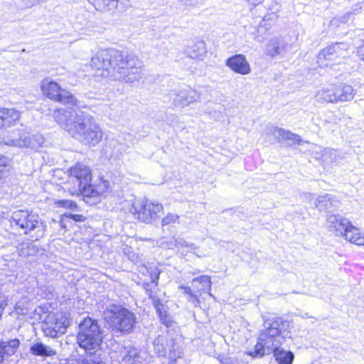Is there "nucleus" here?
<instances>
[{"label": "nucleus", "instance_id": "43", "mask_svg": "<svg viewBox=\"0 0 364 364\" xmlns=\"http://www.w3.org/2000/svg\"><path fill=\"white\" fill-rule=\"evenodd\" d=\"M199 295L198 293H196L195 291L189 296L188 301L191 302H193L195 306H199L200 301L199 299Z\"/></svg>", "mask_w": 364, "mask_h": 364}, {"label": "nucleus", "instance_id": "19", "mask_svg": "<svg viewBox=\"0 0 364 364\" xmlns=\"http://www.w3.org/2000/svg\"><path fill=\"white\" fill-rule=\"evenodd\" d=\"M225 65L236 73L245 75L251 73V68L245 56L242 54H236L228 58Z\"/></svg>", "mask_w": 364, "mask_h": 364}, {"label": "nucleus", "instance_id": "4", "mask_svg": "<svg viewBox=\"0 0 364 364\" xmlns=\"http://www.w3.org/2000/svg\"><path fill=\"white\" fill-rule=\"evenodd\" d=\"M289 328V322L278 317L268 323L265 329L261 331L259 340L267 344V353H271L272 348L280 347L287 338L291 337Z\"/></svg>", "mask_w": 364, "mask_h": 364}, {"label": "nucleus", "instance_id": "42", "mask_svg": "<svg viewBox=\"0 0 364 364\" xmlns=\"http://www.w3.org/2000/svg\"><path fill=\"white\" fill-rule=\"evenodd\" d=\"M176 245L178 247H188L190 250H194L196 248L195 245L193 243H188L183 239L176 240Z\"/></svg>", "mask_w": 364, "mask_h": 364}, {"label": "nucleus", "instance_id": "2", "mask_svg": "<svg viewBox=\"0 0 364 364\" xmlns=\"http://www.w3.org/2000/svg\"><path fill=\"white\" fill-rule=\"evenodd\" d=\"M59 125L73 138L87 146H95L103 136L102 127L92 116L75 109H60L54 112Z\"/></svg>", "mask_w": 364, "mask_h": 364}, {"label": "nucleus", "instance_id": "21", "mask_svg": "<svg viewBox=\"0 0 364 364\" xmlns=\"http://www.w3.org/2000/svg\"><path fill=\"white\" fill-rule=\"evenodd\" d=\"M20 346V341L17 338L9 341L0 340V364H4L9 357L13 355Z\"/></svg>", "mask_w": 364, "mask_h": 364}, {"label": "nucleus", "instance_id": "18", "mask_svg": "<svg viewBox=\"0 0 364 364\" xmlns=\"http://www.w3.org/2000/svg\"><path fill=\"white\" fill-rule=\"evenodd\" d=\"M350 225L351 223L348 219L338 214H331L327 218V227L328 230L333 232L338 236L343 237Z\"/></svg>", "mask_w": 364, "mask_h": 364}, {"label": "nucleus", "instance_id": "8", "mask_svg": "<svg viewBox=\"0 0 364 364\" xmlns=\"http://www.w3.org/2000/svg\"><path fill=\"white\" fill-rule=\"evenodd\" d=\"M41 90L48 98L63 105L75 106L78 103L77 99L73 94L67 90L61 88L56 82L43 80Z\"/></svg>", "mask_w": 364, "mask_h": 364}, {"label": "nucleus", "instance_id": "17", "mask_svg": "<svg viewBox=\"0 0 364 364\" xmlns=\"http://www.w3.org/2000/svg\"><path fill=\"white\" fill-rule=\"evenodd\" d=\"M268 135L273 136L278 142L283 141H287V145L292 146L295 144H299L301 141L300 136L292 133L290 131L285 130L284 129L272 126L267 129Z\"/></svg>", "mask_w": 364, "mask_h": 364}, {"label": "nucleus", "instance_id": "49", "mask_svg": "<svg viewBox=\"0 0 364 364\" xmlns=\"http://www.w3.org/2000/svg\"><path fill=\"white\" fill-rule=\"evenodd\" d=\"M9 164V159L4 156H0V167H6Z\"/></svg>", "mask_w": 364, "mask_h": 364}, {"label": "nucleus", "instance_id": "48", "mask_svg": "<svg viewBox=\"0 0 364 364\" xmlns=\"http://www.w3.org/2000/svg\"><path fill=\"white\" fill-rule=\"evenodd\" d=\"M7 306V299L5 295L0 294V309L4 310Z\"/></svg>", "mask_w": 364, "mask_h": 364}, {"label": "nucleus", "instance_id": "47", "mask_svg": "<svg viewBox=\"0 0 364 364\" xmlns=\"http://www.w3.org/2000/svg\"><path fill=\"white\" fill-rule=\"evenodd\" d=\"M178 4L185 6L186 7L193 6L196 4L195 0H179Z\"/></svg>", "mask_w": 364, "mask_h": 364}, {"label": "nucleus", "instance_id": "39", "mask_svg": "<svg viewBox=\"0 0 364 364\" xmlns=\"http://www.w3.org/2000/svg\"><path fill=\"white\" fill-rule=\"evenodd\" d=\"M55 204L58 207H63L70 210H76L77 208L76 203L70 200H58L55 202Z\"/></svg>", "mask_w": 364, "mask_h": 364}, {"label": "nucleus", "instance_id": "29", "mask_svg": "<svg viewBox=\"0 0 364 364\" xmlns=\"http://www.w3.org/2000/svg\"><path fill=\"white\" fill-rule=\"evenodd\" d=\"M343 237L351 243H354L357 245H364V236L361 234L360 230L352 224L349 226Z\"/></svg>", "mask_w": 364, "mask_h": 364}, {"label": "nucleus", "instance_id": "12", "mask_svg": "<svg viewBox=\"0 0 364 364\" xmlns=\"http://www.w3.org/2000/svg\"><path fill=\"white\" fill-rule=\"evenodd\" d=\"M66 320L61 317L58 318L54 314H49L46 316L41 324V330L47 337L56 338L64 334L66 331Z\"/></svg>", "mask_w": 364, "mask_h": 364}, {"label": "nucleus", "instance_id": "31", "mask_svg": "<svg viewBox=\"0 0 364 364\" xmlns=\"http://www.w3.org/2000/svg\"><path fill=\"white\" fill-rule=\"evenodd\" d=\"M86 355L82 360V364H106L97 350L85 351Z\"/></svg>", "mask_w": 364, "mask_h": 364}, {"label": "nucleus", "instance_id": "38", "mask_svg": "<svg viewBox=\"0 0 364 364\" xmlns=\"http://www.w3.org/2000/svg\"><path fill=\"white\" fill-rule=\"evenodd\" d=\"M179 223V216L173 213H168L162 220L161 225L166 226L171 224H176Z\"/></svg>", "mask_w": 364, "mask_h": 364}, {"label": "nucleus", "instance_id": "54", "mask_svg": "<svg viewBox=\"0 0 364 364\" xmlns=\"http://www.w3.org/2000/svg\"><path fill=\"white\" fill-rule=\"evenodd\" d=\"M156 312L158 314H161V312L162 311H166L165 310V308H164V304H162L161 305H159V306H157L156 308H155Z\"/></svg>", "mask_w": 364, "mask_h": 364}, {"label": "nucleus", "instance_id": "9", "mask_svg": "<svg viewBox=\"0 0 364 364\" xmlns=\"http://www.w3.org/2000/svg\"><path fill=\"white\" fill-rule=\"evenodd\" d=\"M163 210V206L149 200L135 201L130 209V212L139 220L150 223L159 217V214Z\"/></svg>", "mask_w": 364, "mask_h": 364}, {"label": "nucleus", "instance_id": "32", "mask_svg": "<svg viewBox=\"0 0 364 364\" xmlns=\"http://www.w3.org/2000/svg\"><path fill=\"white\" fill-rule=\"evenodd\" d=\"M315 206L319 210H326L332 205V196L329 194L319 196L315 200Z\"/></svg>", "mask_w": 364, "mask_h": 364}, {"label": "nucleus", "instance_id": "16", "mask_svg": "<svg viewBox=\"0 0 364 364\" xmlns=\"http://www.w3.org/2000/svg\"><path fill=\"white\" fill-rule=\"evenodd\" d=\"M100 12H123L127 0H87Z\"/></svg>", "mask_w": 364, "mask_h": 364}, {"label": "nucleus", "instance_id": "44", "mask_svg": "<svg viewBox=\"0 0 364 364\" xmlns=\"http://www.w3.org/2000/svg\"><path fill=\"white\" fill-rule=\"evenodd\" d=\"M154 287H155L154 284L148 283V282H146L144 284V288L146 291V294L149 296V298L151 297L154 295V292H153V288H154Z\"/></svg>", "mask_w": 364, "mask_h": 364}, {"label": "nucleus", "instance_id": "41", "mask_svg": "<svg viewBox=\"0 0 364 364\" xmlns=\"http://www.w3.org/2000/svg\"><path fill=\"white\" fill-rule=\"evenodd\" d=\"M162 323L169 326L171 323L170 317L167 315L166 311H162L161 314H158Z\"/></svg>", "mask_w": 364, "mask_h": 364}, {"label": "nucleus", "instance_id": "59", "mask_svg": "<svg viewBox=\"0 0 364 364\" xmlns=\"http://www.w3.org/2000/svg\"><path fill=\"white\" fill-rule=\"evenodd\" d=\"M244 364H247V363H244Z\"/></svg>", "mask_w": 364, "mask_h": 364}, {"label": "nucleus", "instance_id": "53", "mask_svg": "<svg viewBox=\"0 0 364 364\" xmlns=\"http://www.w3.org/2000/svg\"><path fill=\"white\" fill-rule=\"evenodd\" d=\"M249 4L256 6L263 2L264 0H247Z\"/></svg>", "mask_w": 364, "mask_h": 364}, {"label": "nucleus", "instance_id": "30", "mask_svg": "<svg viewBox=\"0 0 364 364\" xmlns=\"http://www.w3.org/2000/svg\"><path fill=\"white\" fill-rule=\"evenodd\" d=\"M16 251L18 256L26 257L35 255L38 252V249L33 242L23 241L17 246Z\"/></svg>", "mask_w": 364, "mask_h": 364}, {"label": "nucleus", "instance_id": "3", "mask_svg": "<svg viewBox=\"0 0 364 364\" xmlns=\"http://www.w3.org/2000/svg\"><path fill=\"white\" fill-rule=\"evenodd\" d=\"M102 338V330L96 320L87 317L80 322L77 341L81 348L85 351L98 350Z\"/></svg>", "mask_w": 364, "mask_h": 364}, {"label": "nucleus", "instance_id": "45", "mask_svg": "<svg viewBox=\"0 0 364 364\" xmlns=\"http://www.w3.org/2000/svg\"><path fill=\"white\" fill-rule=\"evenodd\" d=\"M220 362L222 364H239V363L237 360H235L232 358L227 357V356H223V357L220 358Z\"/></svg>", "mask_w": 364, "mask_h": 364}, {"label": "nucleus", "instance_id": "52", "mask_svg": "<svg viewBox=\"0 0 364 364\" xmlns=\"http://www.w3.org/2000/svg\"><path fill=\"white\" fill-rule=\"evenodd\" d=\"M179 289H183L184 290V293L188 294V296H190L191 294H192V293L194 291V290L193 291L191 287H186V286H183V285H181L179 287Z\"/></svg>", "mask_w": 364, "mask_h": 364}, {"label": "nucleus", "instance_id": "14", "mask_svg": "<svg viewBox=\"0 0 364 364\" xmlns=\"http://www.w3.org/2000/svg\"><path fill=\"white\" fill-rule=\"evenodd\" d=\"M115 353L122 364H140L143 360L139 350L131 345L119 346Z\"/></svg>", "mask_w": 364, "mask_h": 364}, {"label": "nucleus", "instance_id": "25", "mask_svg": "<svg viewBox=\"0 0 364 364\" xmlns=\"http://www.w3.org/2000/svg\"><path fill=\"white\" fill-rule=\"evenodd\" d=\"M20 112L14 109L0 107V128L5 125H10L13 122L18 120Z\"/></svg>", "mask_w": 364, "mask_h": 364}, {"label": "nucleus", "instance_id": "1", "mask_svg": "<svg viewBox=\"0 0 364 364\" xmlns=\"http://www.w3.org/2000/svg\"><path fill=\"white\" fill-rule=\"evenodd\" d=\"M90 65L96 75L126 83L138 82L143 76L142 62L137 56L115 49L98 50Z\"/></svg>", "mask_w": 364, "mask_h": 364}, {"label": "nucleus", "instance_id": "36", "mask_svg": "<svg viewBox=\"0 0 364 364\" xmlns=\"http://www.w3.org/2000/svg\"><path fill=\"white\" fill-rule=\"evenodd\" d=\"M208 108L205 109V112L208 113L212 117L219 119L221 113L219 110L220 105V104L209 102Z\"/></svg>", "mask_w": 364, "mask_h": 364}, {"label": "nucleus", "instance_id": "7", "mask_svg": "<svg viewBox=\"0 0 364 364\" xmlns=\"http://www.w3.org/2000/svg\"><path fill=\"white\" fill-rule=\"evenodd\" d=\"M4 142L9 146L38 149L44 143V138L41 134L31 135L23 129H20L4 137Z\"/></svg>", "mask_w": 364, "mask_h": 364}, {"label": "nucleus", "instance_id": "13", "mask_svg": "<svg viewBox=\"0 0 364 364\" xmlns=\"http://www.w3.org/2000/svg\"><path fill=\"white\" fill-rule=\"evenodd\" d=\"M69 182L73 187H80L82 184H88L91 182L92 173L90 167L78 163L70 168Z\"/></svg>", "mask_w": 364, "mask_h": 364}, {"label": "nucleus", "instance_id": "50", "mask_svg": "<svg viewBox=\"0 0 364 364\" xmlns=\"http://www.w3.org/2000/svg\"><path fill=\"white\" fill-rule=\"evenodd\" d=\"M149 299L151 300L152 304L154 306V308H156L157 306L162 304L160 299L157 298V296L155 295H154L151 297H149Z\"/></svg>", "mask_w": 364, "mask_h": 364}, {"label": "nucleus", "instance_id": "5", "mask_svg": "<svg viewBox=\"0 0 364 364\" xmlns=\"http://www.w3.org/2000/svg\"><path fill=\"white\" fill-rule=\"evenodd\" d=\"M12 225L19 227L27 235L36 231V240L42 237L46 231V225L38 215L27 210H18L13 212L11 216Z\"/></svg>", "mask_w": 364, "mask_h": 364}, {"label": "nucleus", "instance_id": "55", "mask_svg": "<svg viewBox=\"0 0 364 364\" xmlns=\"http://www.w3.org/2000/svg\"><path fill=\"white\" fill-rule=\"evenodd\" d=\"M156 312L158 314H161V312L162 311H166L165 310V308H164V304H162L161 305H159V306H157L156 308H155Z\"/></svg>", "mask_w": 364, "mask_h": 364}, {"label": "nucleus", "instance_id": "22", "mask_svg": "<svg viewBox=\"0 0 364 364\" xmlns=\"http://www.w3.org/2000/svg\"><path fill=\"white\" fill-rule=\"evenodd\" d=\"M289 47L290 45L282 38H274L271 39L267 46V54L271 57L283 56Z\"/></svg>", "mask_w": 364, "mask_h": 364}, {"label": "nucleus", "instance_id": "58", "mask_svg": "<svg viewBox=\"0 0 364 364\" xmlns=\"http://www.w3.org/2000/svg\"><path fill=\"white\" fill-rule=\"evenodd\" d=\"M264 20H266V19H269V18H267V16H265L264 17Z\"/></svg>", "mask_w": 364, "mask_h": 364}, {"label": "nucleus", "instance_id": "27", "mask_svg": "<svg viewBox=\"0 0 364 364\" xmlns=\"http://www.w3.org/2000/svg\"><path fill=\"white\" fill-rule=\"evenodd\" d=\"M274 357L279 364H292L294 355L291 351H287L279 347L274 348L272 350Z\"/></svg>", "mask_w": 364, "mask_h": 364}, {"label": "nucleus", "instance_id": "20", "mask_svg": "<svg viewBox=\"0 0 364 364\" xmlns=\"http://www.w3.org/2000/svg\"><path fill=\"white\" fill-rule=\"evenodd\" d=\"M29 350L33 355L42 358L53 357L57 355L56 348L43 343L40 339L33 341Z\"/></svg>", "mask_w": 364, "mask_h": 364}, {"label": "nucleus", "instance_id": "35", "mask_svg": "<svg viewBox=\"0 0 364 364\" xmlns=\"http://www.w3.org/2000/svg\"><path fill=\"white\" fill-rule=\"evenodd\" d=\"M166 340L165 337L159 336L154 341V350L159 356H164L166 353Z\"/></svg>", "mask_w": 364, "mask_h": 364}, {"label": "nucleus", "instance_id": "6", "mask_svg": "<svg viewBox=\"0 0 364 364\" xmlns=\"http://www.w3.org/2000/svg\"><path fill=\"white\" fill-rule=\"evenodd\" d=\"M112 328L122 333H129L136 321L135 315L119 305H112L107 309Z\"/></svg>", "mask_w": 364, "mask_h": 364}, {"label": "nucleus", "instance_id": "23", "mask_svg": "<svg viewBox=\"0 0 364 364\" xmlns=\"http://www.w3.org/2000/svg\"><path fill=\"white\" fill-rule=\"evenodd\" d=\"M192 284L193 289L199 295H201L203 292H207L210 296L214 297L210 293V289L212 285L211 278L208 275H202L194 278L192 280Z\"/></svg>", "mask_w": 364, "mask_h": 364}, {"label": "nucleus", "instance_id": "56", "mask_svg": "<svg viewBox=\"0 0 364 364\" xmlns=\"http://www.w3.org/2000/svg\"><path fill=\"white\" fill-rule=\"evenodd\" d=\"M199 272H200L199 270L196 269L195 271L191 272V274L194 275V274H196L199 273Z\"/></svg>", "mask_w": 364, "mask_h": 364}, {"label": "nucleus", "instance_id": "34", "mask_svg": "<svg viewBox=\"0 0 364 364\" xmlns=\"http://www.w3.org/2000/svg\"><path fill=\"white\" fill-rule=\"evenodd\" d=\"M183 351L181 347L174 343L169 346V358L170 364H176L177 359L181 358L183 355Z\"/></svg>", "mask_w": 364, "mask_h": 364}, {"label": "nucleus", "instance_id": "51", "mask_svg": "<svg viewBox=\"0 0 364 364\" xmlns=\"http://www.w3.org/2000/svg\"><path fill=\"white\" fill-rule=\"evenodd\" d=\"M70 218L75 221L82 222L85 220V217L82 215L71 214Z\"/></svg>", "mask_w": 364, "mask_h": 364}, {"label": "nucleus", "instance_id": "37", "mask_svg": "<svg viewBox=\"0 0 364 364\" xmlns=\"http://www.w3.org/2000/svg\"><path fill=\"white\" fill-rule=\"evenodd\" d=\"M31 304L28 301H19L16 304L15 309L17 314L21 315H26L30 309Z\"/></svg>", "mask_w": 364, "mask_h": 364}, {"label": "nucleus", "instance_id": "46", "mask_svg": "<svg viewBox=\"0 0 364 364\" xmlns=\"http://www.w3.org/2000/svg\"><path fill=\"white\" fill-rule=\"evenodd\" d=\"M353 14L354 13L352 11L347 12L345 15L339 17L340 22L343 23H347L351 18Z\"/></svg>", "mask_w": 364, "mask_h": 364}, {"label": "nucleus", "instance_id": "33", "mask_svg": "<svg viewBox=\"0 0 364 364\" xmlns=\"http://www.w3.org/2000/svg\"><path fill=\"white\" fill-rule=\"evenodd\" d=\"M247 353L252 358H262L265 354H269L267 353V344L264 343V341L259 340L255 345V350L253 351L250 350Z\"/></svg>", "mask_w": 364, "mask_h": 364}, {"label": "nucleus", "instance_id": "11", "mask_svg": "<svg viewBox=\"0 0 364 364\" xmlns=\"http://www.w3.org/2000/svg\"><path fill=\"white\" fill-rule=\"evenodd\" d=\"M349 46L345 42L333 43L321 50L318 54L317 60L321 66H328V62L345 58L348 55Z\"/></svg>", "mask_w": 364, "mask_h": 364}, {"label": "nucleus", "instance_id": "40", "mask_svg": "<svg viewBox=\"0 0 364 364\" xmlns=\"http://www.w3.org/2000/svg\"><path fill=\"white\" fill-rule=\"evenodd\" d=\"M159 274L160 272L157 269H155L150 273L151 283L154 284V287H156L158 285Z\"/></svg>", "mask_w": 364, "mask_h": 364}, {"label": "nucleus", "instance_id": "15", "mask_svg": "<svg viewBox=\"0 0 364 364\" xmlns=\"http://www.w3.org/2000/svg\"><path fill=\"white\" fill-rule=\"evenodd\" d=\"M173 103L177 107H186L190 104L198 101L200 98V93L191 87L180 89L175 92Z\"/></svg>", "mask_w": 364, "mask_h": 364}, {"label": "nucleus", "instance_id": "24", "mask_svg": "<svg viewBox=\"0 0 364 364\" xmlns=\"http://www.w3.org/2000/svg\"><path fill=\"white\" fill-rule=\"evenodd\" d=\"M334 93L338 102H347L353 99L355 92L353 87L349 85H341L334 87Z\"/></svg>", "mask_w": 364, "mask_h": 364}, {"label": "nucleus", "instance_id": "26", "mask_svg": "<svg viewBox=\"0 0 364 364\" xmlns=\"http://www.w3.org/2000/svg\"><path fill=\"white\" fill-rule=\"evenodd\" d=\"M186 53L193 59L203 60L207 53L205 42L203 41H196L186 50Z\"/></svg>", "mask_w": 364, "mask_h": 364}, {"label": "nucleus", "instance_id": "10", "mask_svg": "<svg viewBox=\"0 0 364 364\" xmlns=\"http://www.w3.org/2000/svg\"><path fill=\"white\" fill-rule=\"evenodd\" d=\"M108 186L109 182L107 181H101L97 186L92 185L90 183L82 184L80 187H73L70 191L72 194L80 193L87 203L95 204L100 200L102 195Z\"/></svg>", "mask_w": 364, "mask_h": 364}, {"label": "nucleus", "instance_id": "28", "mask_svg": "<svg viewBox=\"0 0 364 364\" xmlns=\"http://www.w3.org/2000/svg\"><path fill=\"white\" fill-rule=\"evenodd\" d=\"M334 87L323 88L315 95L316 100L321 103H336Z\"/></svg>", "mask_w": 364, "mask_h": 364}, {"label": "nucleus", "instance_id": "57", "mask_svg": "<svg viewBox=\"0 0 364 364\" xmlns=\"http://www.w3.org/2000/svg\"><path fill=\"white\" fill-rule=\"evenodd\" d=\"M1 178H2L1 171L0 170V180L1 179Z\"/></svg>", "mask_w": 364, "mask_h": 364}]
</instances>
